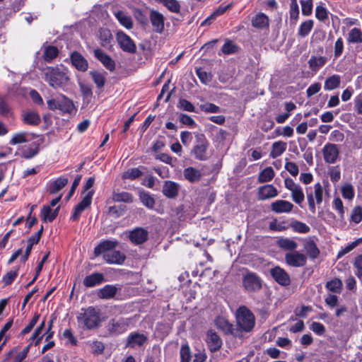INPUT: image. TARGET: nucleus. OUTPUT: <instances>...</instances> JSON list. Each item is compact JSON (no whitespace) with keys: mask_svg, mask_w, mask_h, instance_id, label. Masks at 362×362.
<instances>
[{"mask_svg":"<svg viewBox=\"0 0 362 362\" xmlns=\"http://www.w3.org/2000/svg\"><path fill=\"white\" fill-rule=\"evenodd\" d=\"M43 78L54 88H63L69 81V71L63 65L47 66L42 71Z\"/></svg>","mask_w":362,"mask_h":362,"instance_id":"nucleus-1","label":"nucleus"},{"mask_svg":"<svg viewBox=\"0 0 362 362\" xmlns=\"http://www.w3.org/2000/svg\"><path fill=\"white\" fill-rule=\"evenodd\" d=\"M76 318L79 326L87 329H93L101 322L99 309L92 306L81 309Z\"/></svg>","mask_w":362,"mask_h":362,"instance_id":"nucleus-2","label":"nucleus"},{"mask_svg":"<svg viewBox=\"0 0 362 362\" xmlns=\"http://www.w3.org/2000/svg\"><path fill=\"white\" fill-rule=\"evenodd\" d=\"M306 194L309 210L313 214L316 211V205L322 204L324 196H329L328 187H323L320 182H317L313 187L307 188Z\"/></svg>","mask_w":362,"mask_h":362,"instance_id":"nucleus-3","label":"nucleus"},{"mask_svg":"<svg viewBox=\"0 0 362 362\" xmlns=\"http://www.w3.org/2000/svg\"><path fill=\"white\" fill-rule=\"evenodd\" d=\"M47 104L49 110H58L63 115H75L77 111L73 100L63 94L59 95L55 98L47 99Z\"/></svg>","mask_w":362,"mask_h":362,"instance_id":"nucleus-4","label":"nucleus"},{"mask_svg":"<svg viewBox=\"0 0 362 362\" xmlns=\"http://www.w3.org/2000/svg\"><path fill=\"white\" fill-rule=\"evenodd\" d=\"M236 322L238 332H250L255 325V318L252 313L246 307L239 308L235 313Z\"/></svg>","mask_w":362,"mask_h":362,"instance_id":"nucleus-5","label":"nucleus"},{"mask_svg":"<svg viewBox=\"0 0 362 362\" xmlns=\"http://www.w3.org/2000/svg\"><path fill=\"white\" fill-rule=\"evenodd\" d=\"M94 182L95 180L93 177H89L86 181L84 188L87 193L84 195L81 202L75 208V211L71 216V218L74 221L77 220L79 218L81 214L90 205L93 195V191L89 189L94 185Z\"/></svg>","mask_w":362,"mask_h":362,"instance_id":"nucleus-6","label":"nucleus"},{"mask_svg":"<svg viewBox=\"0 0 362 362\" xmlns=\"http://www.w3.org/2000/svg\"><path fill=\"white\" fill-rule=\"evenodd\" d=\"M195 143L192 150V154L199 160H206L209 158L208 148L209 142L202 134H197L195 136Z\"/></svg>","mask_w":362,"mask_h":362,"instance_id":"nucleus-7","label":"nucleus"},{"mask_svg":"<svg viewBox=\"0 0 362 362\" xmlns=\"http://www.w3.org/2000/svg\"><path fill=\"white\" fill-rule=\"evenodd\" d=\"M284 187L290 192L293 202L300 206L305 200V194L302 187L290 177L284 180Z\"/></svg>","mask_w":362,"mask_h":362,"instance_id":"nucleus-8","label":"nucleus"},{"mask_svg":"<svg viewBox=\"0 0 362 362\" xmlns=\"http://www.w3.org/2000/svg\"><path fill=\"white\" fill-rule=\"evenodd\" d=\"M243 284L245 289L248 292L257 291L262 287L260 279L254 273L246 274L243 276Z\"/></svg>","mask_w":362,"mask_h":362,"instance_id":"nucleus-9","label":"nucleus"},{"mask_svg":"<svg viewBox=\"0 0 362 362\" xmlns=\"http://www.w3.org/2000/svg\"><path fill=\"white\" fill-rule=\"evenodd\" d=\"M285 261L287 264L294 267H300L305 265L307 257L298 251L288 252L285 255Z\"/></svg>","mask_w":362,"mask_h":362,"instance_id":"nucleus-10","label":"nucleus"},{"mask_svg":"<svg viewBox=\"0 0 362 362\" xmlns=\"http://www.w3.org/2000/svg\"><path fill=\"white\" fill-rule=\"evenodd\" d=\"M117 40L123 51L133 53L136 51V45L133 40L126 33L119 31L117 33Z\"/></svg>","mask_w":362,"mask_h":362,"instance_id":"nucleus-11","label":"nucleus"},{"mask_svg":"<svg viewBox=\"0 0 362 362\" xmlns=\"http://www.w3.org/2000/svg\"><path fill=\"white\" fill-rule=\"evenodd\" d=\"M322 153L325 162L329 164L336 163L339 157V149L337 145L333 144H325Z\"/></svg>","mask_w":362,"mask_h":362,"instance_id":"nucleus-12","label":"nucleus"},{"mask_svg":"<svg viewBox=\"0 0 362 362\" xmlns=\"http://www.w3.org/2000/svg\"><path fill=\"white\" fill-rule=\"evenodd\" d=\"M117 240H105L101 241L94 249L95 256H99L101 254L112 252L117 245Z\"/></svg>","mask_w":362,"mask_h":362,"instance_id":"nucleus-13","label":"nucleus"},{"mask_svg":"<svg viewBox=\"0 0 362 362\" xmlns=\"http://www.w3.org/2000/svg\"><path fill=\"white\" fill-rule=\"evenodd\" d=\"M148 232L143 228H136L129 233V238L135 245L144 243L147 240Z\"/></svg>","mask_w":362,"mask_h":362,"instance_id":"nucleus-14","label":"nucleus"},{"mask_svg":"<svg viewBox=\"0 0 362 362\" xmlns=\"http://www.w3.org/2000/svg\"><path fill=\"white\" fill-rule=\"evenodd\" d=\"M215 325L216 327L222 330L226 334H231L235 337H238V331L235 330L233 328V325L228 322V320L224 317L219 316L215 320Z\"/></svg>","mask_w":362,"mask_h":362,"instance_id":"nucleus-15","label":"nucleus"},{"mask_svg":"<svg viewBox=\"0 0 362 362\" xmlns=\"http://www.w3.org/2000/svg\"><path fill=\"white\" fill-rule=\"evenodd\" d=\"M258 198L260 200H266L276 197L279 192L272 185H265L258 189Z\"/></svg>","mask_w":362,"mask_h":362,"instance_id":"nucleus-16","label":"nucleus"},{"mask_svg":"<svg viewBox=\"0 0 362 362\" xmlns=\"http://www.w3.org/2000/svg\"><path fill=\"white\" fill-rule=\"evenodd\" d=\"M293 207L294 206L291 202L283 199L276 200L271 204L272 210L276 214L289 213Z\"/></svg>","mask_w":362,"mask_h":362,"instance_id":"nucleus-17","label":"nucleus"},{"mask_svg":"<svg viewBox=\"0 0 362 362\" xmlns=\"http://www.w3.org/2000/svg\"><path fill=\"white\" fill-rule=\"evenodd\" d=\"M271 275L274 280L282 286H287L290 284L288 274L281 268L276 267L271 269Z\"/></svg>","mask_w":362,"mask_h":362,"instance_id":"nucleus-18","label":"nucleus"},{"mask_svg":"<svg viewBox=\"0 0 362 362\" xmlns=\"http://www.w3.org/2000/svg\"><path fill=\"white\" fill-rule=\"evenodd\" d=\"M71 61L72 65L80 71H86L88 68L87 60L79 52H74L71 53Z\"/></svg>","mask_w":362,"mask_h":362,"instance_id":"nucleus-19","label":"nucleus"},{"mask_svg":"<svg viewBox=\"0 0 362 362\" xmlns=\"http://www.w3.org/2000/svg\"><path fill=\"white\" fill-rule=\"evenodd\" d=\"M151 23L157 33H161L164 29V16L157 11H151L150 13Z\"/></svg>","mask_w":362,"mask_h":362,"instance_id":"nucleus-20","label":"nucleus"},{"mask_svg":"<svg viewBox=\"0 0 362 362\" xmlns=\"http://www.w3.org/2000/svg\"><path fill=\"white\" fill-rule=\"evenodd\" d=\"M206 341L211 351H216L221 347L222 341L221 338L211 330L207 332Z\"/></svg>","mask_w":362,"mask_h":362,"instance_id":"nucleus-21","label":"nucleus"},{"mask_svg":"<svg viewBox=\"0 0 362 362\" xmlns=\"http://www.w3.org/2000/svg\"><path fill=\"white\" fill-rule=\"evenodd\" d=\"M95 57L103 64V66L110 71H112L115 68V62L112 58L106 54L100 49H96L94 50Z\"/></svg>","mask_w":362,"mask_h":362,"instance_id":"nucleus-22","label":"nucleus"},{"mask_svg":"<svg viewBox=\"0 0 362 362\" xmlns=\"http://www.w3.org/2000/svg\"><path fill=\"white\" fill-rule=\"evenodd\" d=\"M120 290L118 285H106L98 291V296L101 299H110L115 296L117 291Z\"/></svg>","mask_w":362,"mask_h":362,"instance_id":"nucleus-23","label":"nucleus"},{"mask_svg":"<svg viewBox=\"0 0 362 362\" xmlns=\"http://www.w3.org/2000/svg\"><path fill=\"white\" fill-rule=\"evenodd\" d=\"M35 137V134L27 132H19L13 134L9 144L17 145L23 143L29 142Z\"/></svg>","mask_w":362,"mask_h":362,"instance_id":"nucleus-24","label":"nucleus"},{"mask_svg":"<svg viewBox=\"0 0 362 362\" xmlns=\"http://www.w3.org/2000/svg\"><path fill=\"white\" fill-rule=\"evenodd\" d=\"M125 255L119 251L112 250L103 255L104 260L113 264H122L125 260Z\"/></svg>","mask_w":362,"mask_h":362,"instance_id":"nucleus-25","label":"nucleus"},{"mask_svg":"<svg viewBox=\"0 0 362 362\" xmlns=\"http://www.w3.org/2000/svg\"><path fill=\"white\" fill-rule=\"evenodd\" d=\"M22 119L25 124L37 126L40 123V115L34 111H26L22 115Z\"/></svg>","mask_w":362,"mask_h":362,"instance_id":"nucleus-26","label":"nucleus"},{"mask_svg":"<svg viewBox=\"0 0 362 362\" xmlns=\"http://www.w3.org/2000/svg\"><path fill=\"white\" fill-rule=\"evenodd\" d=\"M146 337L142 334L132 333L127 340V346L132 348L142 346L146 341Z\"/></svg>","mask_w":362,"mask_h":362,"instance_id":"nucleus-27","label":"nucleus"},{"mask_svg":"<svg viewBox=\"0 0 362 362\" xmlns=\"http://www.w3.org/2000/svg\"><path fill=\"white\" fill-rule=\"evenodd\" d=\"M184 177L190 182H195L200 180L202 173L199 170L192 167H188L183 171Z\"/></svg>","mask_w":362,"mask_h":362,"instance_id":"nucleus-28","label":"nucleus"},{"mask_svg":"<svg viewBox=\"0 0 362 362\" xmlns=\"http://www.w3.org/2000/svg\"><path fill=\"white\" fill-rule=\"evenodd\" d=\"M178 185L172 181H166L163 187V194L169 198L176 197L178 193Z\"/></svg>","mask_w":362,"mask_h":362,"instance_id":"nucleus-29","label":"nucleus"},{"mask_svg":"<svg viewBox=\"0 0 362 362\" xmlns=\"http://www.w3.org/2000/svg\"><path fill=\"white\" fill-rule=\"evenodd\" d=\"M277 245L282 250L291 251L295 250L298 247L297 243L288 238H279L277 241Z\"/></svg>","mask_w":362,"mask_h":362,"instance_id":"nucleus-30","label":"nucleus"},{"mask_svg":"<svg viewBox=\"0 0 362 362\" xmlns=\"http://www.w3.org/2000/svg\"><path fill=\"white\" fill-rule=\"evenodd\" d=\"M327 61L325 57L313 56L309 59L308 64L312 71H317L326 64Z\"/></svg>","mask_w":362,"mask_h":362,"instance_id":"nucleus-31","label":"nucleus"},{"mask_svg":"<svg viewBox=\"0 0 362 362\" xmlns=\"http://www.w3.org/2000/svg\"><path fill=\"white\" fill-rule=\"evenodd\" d=\"M341 78L339 75L334 74L326 78L324 85L325 90H332L340 86Z\"/></svg>","mask_w":362,"mask_h":362,"instance_id":"nucleus-32","label":"nucleus"},{"mask_svg":"<svg viewBox=\"0 0 362 362\" xmlns=\"http://www.w3.org/2000/svg\"><path fill=\"white\" fill-rule=\"evenodd\" d=\"M103 280V275L99 273H94L87 276L83 280V284L87 287H93L100 284Z\"/></svg>","mask_w":362,"mask_h":362,"instance_id":"nucleus-33","label":"nucleus"},{"mask_svg":"<svg viewBox=\"0 0 362 362\" xmlns=\"http://www.w3.org/2000/svg\"><path fill=\"white\" fill-rule=\"evenodd\" d=\"M287 147V144L283 141H276L272 144L270 157L275 158L280 156L284 153Z\"/></svg>","mask_w":362,"mask_h":362,"instance_id":"nucleus-34","label":"nucleus"},{"mask_svg":"<svg viewBox=\"0 0 362 362\" xmlns=\"http://www.w3.org/2000/svg\"><path fill=\"white\" fill-rule=\"evenodd\" d=\"M115 16L119 23L124 28L127 29H130L132 28L133 22L131 16L127 15L123 11L115 12Z\"/></svg>","mask_w":362,"mask_h":362,"instance_id":"nucleus-35","label":"nucleus"},{"mask_svg":"<svg viewBox=\"0 0 362 362\" xmlns=\"http://www.w3.org/2000/svg\"><path fill=\"white\" fill-rule=\"evenodd\" d=\"M68 183V179L64 177H59L49 185V191L51 194H56Z\"/></svg>","mask_w":362,"mask_h":362,"instance_id":"nucleus-36","label":"nucleus"},{"mask_svg":"<svg viewBox=\"0 0 362 362\" xmlns=\"http://www.w3.org/2000/svg\"><path fill=\"white\" fill-rule=\"evenodd\" d=\"M275 175V173L272 167H267L262 170L258 175V182L259 183L268 182L271 181Z\"/></svg>","mask_w":362,"mask_h":362,"instance_id":"nucleus-37","label":"nucleus"},{"mask_svg":"<svg viewBox=\"0 0 362 362\" xmlns=\"http://www.w3.org/2000/svg\"><path fill=\"white\" fill-rule=\"evenodd\" d=\"M58 214V207L53 210L49 206H45L41 211L42 220L45 222L52 221Z\"/></svg>","mask_w":362,"mask_h":362,"instance_id":"nucleus-38","label":"nucleus"},{"mask_svg":"<svg viewBox=\"0 0 362 362\" xmlns=\"http://www.w3.org/2000/svg\"><path fill=\"white\" fill-rule=\"evenodd\" d=\"M252 23L254 27L263 28L269 25V18L264 13H260L255 16Z\"/></svg>","mask_w":362,"mask_h":362,"instance_id":"nucleus-39","label":"nucleus"},{"mask_svg":"<svg viewBox=\"0 0 362 362\" xmlns=\"http://www.w3.org/2000/svg\"><path fill=\"white\" fill-rule=\"evenodd\" d=\"M347 41L349 43H362V31L358 28L350 30L348 34Z\"/></svg>","mask_w":362,"mask_h":362,"instance_id":"nucleus-40","label":"nucleus"},{"mask_svg":"<svg viewBox=\"0 0 362 362\" xmlns=\"http://www.w3.org/2000/svg\"><path fill=\"white\" fill-rule=\"evenodd\" d=\"M314 25L313 20H307L303 22L298 28V35L301 37H305L310 33Z\"/></svg>","mask_w":362,"mask_h":362,"instance_id":"nucleus-41","label":"nucleus"},{"mask_svg":"<svg viewBox=\"0 0 362 362\" xmlns=\"http://www.w3.org/2000/svg\"><path fill=\"white\" fill-rule=\"evenodd\" d=\"M304 248L312 259H315L319 255L320 250L315 242L312 240H309L305 242Z\"/></svg>","mask_w":362,"mask_h":362,"instance_id":"nucleus-42","label":"nucleus"},{"mask_svg":"<svg viewBox=\"0 0 362 362\" xmlns=\"http://www.w3.org/2000/svg\"><path fill=\"white\" fill-rule=\"evenodd\" d=\"M86 345L90 349V351L94 354H100L105 349L104 344L98 340H90L86 342Z\"/></svg>","mask_w":362,"mask_h":362,"instance_id":"nucleus-43","label":"nucleus"},{"mask_svg":"<svg viewBox=\"0 0 362 362\" xmlns=\"http://www.w3.org/2000/svg\"><path fill=\"white\" fill-rule=\"evenodd\" d=\"M112 199L117 202L129 203L132 202V197L126 192L115 191L112 194Z\"/></svg>","mask_w":362,"mask_h":362,"instance_id":"nucleus-44","label":"nucleus"},{"mask_svg":"<svg viewBox=\"0 0 362 362\" xmlns=\"http://www.w3.org/2000/svg\"><path fill=\"white\" fill-rule=\"evenodd\" d=\"M342 286V282L339 279H334L326 284L327 289L335 293H340L341 292Z\"/></svg>","mask_w":362,"mask_h":362,"instance_id":"nucleus-45","label":"nucleus"},{"mask_svg":"<svg viewBox=\"0 0 362 362\" xmlns=\"http://www.w3.org/2000/svg\"><path fill=\"white\" fill-rule=\"evenodd\" d=\"M100 39L102 46L106 47L110 45L112 41V35L110 30L108 29H101L100 30Z\"/></svg>","mask_w":362,"mask_h":362,"instance_id":"nucleus-46","label":"nucleus"},{"mask_svg":"<svg viewBox=\"0 0 362 362\" xmlns=\"http://www.w3.org/2000/svg\"><path fill=\"white\" fill-rule=\"evenodd\" d=\"M291 227L295 232L299 233H308L310 230V227L307 224L299 221H293Z\"/></svg>","mask_w":362,"mask_h":362,"instance_id":"nucleus-47","label":"nucleus"},{"mask_svg":"<svg viewBox=\"0 0 362 362\" xmlns=\"http://www.w3.org/2000/svg\"><path fill=\"white\" fill-rule=\"evenodd\" d=\"M90 74L98 88H100L103 87L105 82V76L103 73L93 71L90 72Z\"/></svg>","mask_w":362,"mask_h":362,"instance_id":"nucleus-48","label":"nucleus"},{"mask_svg":"<svg viewBox=\"0 0 362 362\" xmlns=\"http://www.w3.org/2000/svg\"><path fill=\"white\" fill-rule=\"evenodd\" d=\"M180 356L181 362H190L192 353L187 344H185L181 346Z\"/></svg>","mask_w":362,"mask_h":362,"instance_id":"nucleus-49","label":"nucleus"},{"mask_svg":"<svg viewBox=\"0 0 362 362\" xmlns=\"http://www.w3.org/2000/svg\"><path fill=\"white\" fill-rule=\"evenodd\" d=\"M341 194L344 199L352 200L354 197V187L349 184L346 183L341 187Z\"/></svg>","mask_w":362,"mask_h":362,"instance_id":"nucleus-50","label":"nucleus"},{"mask_svg":"<svg viewBox=\"0 0 362 362\" xmlns=\"http://www.w3.org/2000/svg\"><path fill=\"white\" fill-rule=\"evenodd\" d=\"M38 152V146L35 144H32L28 146H25L22 151V155L25 158H31Z\"/></svg>","mask_w":362,"mask_h":362,"instance_id":"nucleus-51","label":"nucleus"},{"mask_svg":"<svg viewBox=\"0 0 362 362\" xmlns=\"http://www.w3.org/2000/svg\"><path fill=\"white\" fill-rule=\"evenodd\" d=\"M289 14L291 21H293V23H296L299 16V7L297 0H291Z\"/></svg>","mask_w":362,"mask_h":362,"instance_id":"nucleus-52","label":"nucleus"},{"mask_svg":"<svg viewBox=\"0 0 362 362\" xmlns=\"http://www.w3.org/2000/svg\"><path fill=\"white\" fill-rule=\"evenodd\" d=\"M31 344H28L25 347H24L19 352L16 353L13 358L12 362H23V361L28 356V352L30 351Z\"/></svg>","mask_w":362,"mask_h":362,"instance_id":"nucleus-53","label":"nucleus"},{"mask_svg":"<svg viewBox=\"0 0 362 362\" xmlns=\"http://www.w3.org/2000/svg\"><path fill=\"white\" fill-rule=\"evenodd\" d=\"M58 54V49L54 46L47 47L44 53V59L45 61L49 62L54 59Z\"/></svg>","mask_w":362,"mask_h":362,"instance_id":"nucleus-54","label":"nucleus"},{"mask_svg":"<svg viewBox=\"0 0 362 362\" xmlns=\"http://www.w3.org/2000/svg\"><path fill=\"white\" fill-rule=\"evenodd\" d=\"M300 4L303 15L310 16L313 11V0H301Z\"/></svg>","mask_w":362,"mask_h":362,"instance_id":"nucleus-55","label":"nucleus"},{"mask_svg":"<svg viewBox=\"0 0 362 362\" xmlns=\"http://www.w3.org/2000/svg\"><path fill=\"white\" fill-rule=\"evenodd\" d=\"M288 227L284 221L274 220L269 223V229L274 231H283L286 230Z\"/></svg>","mask_w":362,"mask_h":362,"instance_id":"nucleus-56","label":"nucleus"},{"mask_svg":"<svg viewBox=\"0 0 362 362\" xmlns=\"http://www.w3.org/2000/svg\"><path fill=\"white\" fill-rule=\"evenodd\" d=\"M140 199L144 205L149 209H152L155 204V201L149 194L143 192L140 194Z\"/></svg>","mask_w":362,"mask_h":362,"instance_id":"nucleus-57","label":"nucleus"},{"mask_svg":"<svg viewBox=\"0 0 362 362\" xmlns=\"http://www.w3.org/2000/svg\"><path fill=\"white\" fill-rule=\"evenodd\" d=\"M127 322H126L124 320L113 322L112 325V330L115 332L121 333L127 329Z\"/></svg>","mask_w":362,"mask_h":362,"instance_id":"nucleus-58","label":"nucleus"},{"mask_svg":"<svg viewBox=\"0 0 362 362\" xmlns=\"http://www.w3.org/2000/svg\"><path fill=\"white\" fill-rule=\"evenodd\" d=\"M142 175L141 171L139 168H132L126 171L123 175L124 179L134 180Z\"/></svg>","mask_w":362,"mask_h":362,"instance_id":"nucleus-59","label":"nucleus"},{"mask_svg":"<svg viewBox=\"0 0 362 362\" xmlns=\"http://www.w3.org/2000/svg\"><path fill=\"white\" fill-rule=\"evenodd\" d=\"M40 319V314L35 313L33 317V319L30 320V322L28 323V325L25 326V327L22 329L21 334L25 335L29 333L33 328L35 327V325L37 324Z\"/></svg>","mask_w":362,"mask_h":362,"instance_id":"nucleus-60","label":"nucleus"},{"mask_svg":"<svg viewBox=\"0 0 362 362\" xmlns=\"http://www.w3.org/2000/svg\"><path fill=\"white\" fill-rule=\"evenodd\" d=\"M18 269H15L8 272L3 278L5 285H10L18 276Z\"/></svg>","mask_w":362,"mask_h":362,"instance_id":"nucleus-61","label":"nucleus"},{"mask_svg":"<svg viewBox=\"0 0 362 362\" xmlns=\"http://www.w3.org/2000/svg\"><path fill=\"white\" fill-rule=\"evenodd\" d=\"M351 221L358 223L362 220V209L360 206L355 207L352 211L351 215Z\"/></svg>","mask_w":362,"mask_h":362,"instance_id":"nucleus-62","label":"nucleus"},{"mask_svg":"<svg viewBox=\"0 0 362 362\" xmlns=\"http://www.w3.org/2000/svg\"><path fill=\"white\" fill-rule=\"evenodd\" d=\"M310 329L319 336L322 335L325 332V326L322 324L317 322H312L311 325H310Z\"/></svg>","mask_w":362,"mask_h":362,"instance_id":"nucleus-63","label":"nucleus"},{"mask_svg":"<svg viewBox=\"0 0 362 362\" xmlns=\"http://www.w3.org/2000/svg\"><path fill=\"white\" fill-rule=\"evenodd\" d=\"M354 266L356 269V275L359 278H362V255L357 256L354 262Z\"/></svg>","mask_w":362,"mask_h":362,"instance_id":"nucleus-64","label":"nucleus"}]
</instances>
